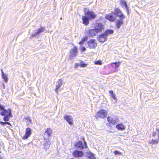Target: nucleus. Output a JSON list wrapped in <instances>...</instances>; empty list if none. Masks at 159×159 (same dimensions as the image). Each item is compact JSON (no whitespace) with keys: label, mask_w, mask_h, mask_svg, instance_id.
<instances>
[{"label":"nucleus","mask_w":159,"mask_h":159,"mask_svg":"<svg viewBox=\"0 0 159 159\" xmlns=\"http://www.w3.org/2000/svg\"><path fill=\"white\" fill-rule=\"evenodd\" d=\"M88 9L85 8L84 9L85 16H83L82 17V24L85 25H88L89 23V20L94 19L96 18L97 15L92 11L88 10L86 11Z\"/></svg>","instance_id":"nucleus-1"},{"label":"nucleus","mask_w":159,"mask_h":159,"mask_svg":"<svg viewBox=\"0 0 159 159\" xmlns=\"http://www.w3.org/2000/svg\"><path fill=\"white\" fill-rule=\"evenodd\" d=\"M95 27L94 29H89L87 32V34L89 37H93L96 36L104 29V26L101 23H96Z\"/></svg>","instance_id":"nucleus-2"},{"label":"nucleus","mask_w":159,"mask_h":159,"mask_svg":"<svg viewBox=\"0 0 159 159\" xmlns=\"http://www.w3.org/2000/svg\"><path fill=\"white\" fill-rule=\"evenodd\" d=\"M112 14H114L119 18L116 22L115 25L117 29L120 28L121 25L123 24V20L125 18V16L122 13L120 10L118 8H115L114 12H112Z\"/></svg>","instance_id":"nucleus-3"},{"label":"nucleus","mask_w":159,"mask_h":159,"mask_svg":"<svg viewBox=\"0 0 159 159\" xmlns=\"http://www.w3.org/2000/svg\"><path fill=\"white\" fill-rule=\"evenodd\" d=\"M107 111L105 110L101 109L96 112L95 117L96 119H104L107 117Z\"/></svg>","instance_id":"nucleus-4"},{"label":"nucleus","mask_w":159,"mask_h":159,"mask_svg":"<svg viewBox=\"0 0 159 159\" xmlns=\"http://www.w3.org/2000/svg\"><path fill=\"white\" fill-rule=\"evenodd\" d=\"M157 134L158 135L157 138L156 139H152L151 140L149 141L148 143L149 144L153 145L158 144L159 141V129L158 128H156V132H153L152 135V136L155 137L156 135Z\"/></svg>","instance_id":"nucleus-5"},{"label":"nucleus","mask_w":159,"mask_h":159,"mask_svg":"<svg viewBox=\"0 0 159 159\" xmlns=\"http://www.w3.org/2000/svg\"><path fill=\"white\" fill-rule=\"evenodd\" d=\"M0 110L2 111L0 112V114L2 116L8 115L11 114V110L9 108L8 110H5L4 107L0 105Z\"/></svg>","instance_id":"nucleus-6"},{"label":"nucleus","mask_w":159,"mask_h":159,"mask_svg":"<svg viewBox=\"0 0 159 159\" xmlns=\"http://www.w3.org/2000/svg\"><path fill=\"white\" fill-rule=\"evenodd\" d=\"M75 147L76 148L80 149H83L84 148H86L87 145L84 139L83 142L79 141L77 142L75 144Z\"/></svg>","instance_id":"nucleus-7"},{"label":"nucleus","mask_w":159,"mask_h":159,"mask_svg":"<svg viewBox=\"0 0 159 159\" xmlns=\"http://www.w3.org/2000/svg\"><path fill=\"white\" fill-rule=\"evenodd\" d=\"M87 44L89 48L94 49L97 46V43L95 39H90L87 42Z\"/></svg>","instance_id":"nucleus-8"},{"label":"nucleus","mask_w":159,"mask_h":159,"mask_svg":"<svg viewBox=\"0 0 159 159\" xmlns=\"http://www.w3.org/2000/svg\"><path fill=\"white\" fill-rule=\"evenodd\" d=\"M32 130L31 129L28 127L26 129L25 135L22 137V139L23 140L27 139L31 134Z\"/></svg>","instance_id":"nucleus-9"},{"label":"nucleus","mask_w":159,"mask_h":159,"mask_svg":"<svg viewBox=\"0 0 159 159\" xmlns=\"http://www.w3.org/2000/svg\"><path fill=\"white\" fill-rule=\"evenodd\" d=\"M84 153L78 150H75L73 153V155L75 157H82L84 156Z\"/></svg>","instance_id":"nucleus-10"},{"label":"nucleus","mask_w":159,"mask_h":159,"mask_svg":"<svg viewBox=\"0 0 159 159\" xmlns=\"http://www.w3.org/2000/svg\"><path fill=\"white\" fill-rule=\"evenodd\" d=\"M113 14H112V12L109 14H107L105 16V18L107 20L111 22H113L115 21L116 18Z\"/></svg>","instance_id":"nucleus-11"},{"label":"nucleus","mask_w":159,"mask_h":159,"mask_svg":"<svg viewBox=\"0 0 159 159\" xmlns=\"http://www.w3.org/2000/svg\"><path fill=\"white\" fill-rule=\"evenodd\" d=\"M107 39V37L103 33L100 34L98 38V40L100 42L103 43Z\"/></svg>","instance_id":"nucleus-12"},{"label":"nucleus","mask_w":159,"mask_h":159,"mask_svg":"<svg viewBox=\"0 0 159 159\" xmlns=\"http://www.w3.org/2000/svg\"><path fill=\"white\" fill-rule=\"evenodd\" d=\"M64 118L69 124L72 125L73 124V118L70 116L66 115L64 116Z\"/></svg>","instance_id":"nucleus-13"},{"label":"nucleus","mask_w":159,"mask_h":159,"mask_svg":"<svg viewBox=\"0 0 159 159\" xmlns=\"http://www.w3.org/2000/svg\"><path fill=\"white\" fill-rule=\"evenodd\" d=\"M107 120L110 125H113L116 124V120L111 116H108L107 117Z\"/></svg>","instance_id":"nucleus-14"},{"label":"nucleus","mask_w":159,"mask_h":159,"mask_svg":"<svg viewBox=\"0 0 159 159\" xmlns=\"http://www.w3.org/2000/svg\"><path fill=\"white\" fill-rule=\"evenodd\" d=\"M78 50L77 47L75 46L72 48L70 51V56L71 57H73L75 56L77 54Z\"/></svg>","instance_id":"nucleus-15"},{"label":"nucleus","mask_w":159,"mask_h":159,"mask_svg":"<svg viewBox=\"0 0 159 159\" xmlns=\"http://www.w3.org/2000/svg\"><path fill=\"white\" fill-rule=\"evenodd\" d=\"M52 133V130L50 128H47L45 130L44 132V134H46L48 137V139H49V137L51 136V135Z\"/></svg>","instance_id":"nucleus-16"},{"label":"nucleus","mask_w":159,"mask_h":159,"mask_svg":"<svg viewBox=\"0 0 159 159\" xmlns=\"http://www.w3.org/2000/svg\"><path fill=\"white\" fill-rule=\"evenodd\" d=\"M116 128L118 130H123L125 129V126L121 123L117 125Z\"/></svg>","instance_id":"nucleus-17"},{"label":"nucleus","mask_w":159,"mask_h":159,"mask_svg":"<svg viewBox=\"0 0 159 159\" xmlns=\"http://www.w3.org/2000/svg\"><path fill=\"white\" fill-rule=\"evenodd\" d=\"M59 83L56 85V87L55 89V91L56 93L58 92V89L60 88L62 85V83L61 79L58 80Z\"/></svg>","instance_id":"nucleus-18"},{"label":"nucleus","mask_w":159,"mask_h":159,"mask_svg":"<svg viewBox=\"0 0 159 159\" xmlns=\"http://www.w3.org/2000/svg\"><path fill=\"white\" fill-rule=\"evenodd\" d=\"M24 119L25 120L27 126H29L30 125L32 124V121L29 117H25Z\"/></svg>","instance_id":"nucleus-19"},{"label":"nucleus","mask_w":159,"mask_h":159,"mask_svg":"<svg viewBox=\"0 0 159 159\" xmlns=\"http://www.w3.org/2000/svg\"><path fill=\"white\" fill-rule=\"evenodd\" d=\"M120 4L121 6H125L127 11L128 12V8L126 2L124 0H121L120 1Z\"/></svg>","instance_id":"nucleus-20"},{"label":"nucleus","mask_w":159,"mask_h":159,"mask_svg":"<svg viewBox=\"0 0 159 159\" xmlns=\"http://www.w3.org/2000/svg\"><path fill=\"white\" fill-rule=\"evenodd\" d=\"M1 70L2 71V79H3L5 82H7L8 79L7 75L4 74L2 69H1Z\"/></svg>","instance_id":"nucleus-21"},{"label":"nucleus","mask_w":159,"mask_h":159,"mask_svg":"<svg viewBox=\"0 0 159 159\" xmlns=\"http://www.w3.org/2000/svg\"><path fill=\"white\" fill-rule=\"evenodd\" d=\"M3 118V120L6 122L8 121L10 119V117H12L13 116L12 114L4 116Z\"/></svg>","instance_id":"nucleus-22"},{"label":"nucleus","mask_w":159,"mask_h":159,"mask_svg":"<svg viewBox=\"0 0 159 159\" xmlns=\"http://www.w3.org/2000/svg\"><path fill=\"white\" fill-rule=\"evenodd\" d=\"M114 31L112 30L108 29L107 30L104 34L107 37V36L110 34H112L113 33Z\"/></svg>","instance_id":"nucleus-23"},{"label":"nucleus","mask_w":159,"mask_h":159,"mask_svg":"<svg viewBox=\"0 0 159 159\" xmlns=\"http://www.w3.org/2000/svg\"><path fill=\"white\" fill-rule=\"evenodd\" d=\"M88 39V37L87 36H86L84 37H83L81 39V40L79 43V44H82L84 43Z\"/></svg>","instance_id":"nucleus-24"},{"label":"nucleus","mask_w":159,"mask_h":159,"mask_svg":"<svg viewBox=\"0 0 159 159\" xmlns=\"http://www.w3.org/2000/svg\"><path fill=\"white\" fill-rule=\"evenodd\" d=\"M45 30V28L44 27H40L39 29H38L37 31L36 32V33L37 34H39V33H42L43 31Z\"/></svg>","instance_id":"nucleus-25"},{"label":"nucleus","mask_w":159,"mask_h":159,"mask_svg":"<svg viewBox=\"0 0 159 159\" xmlns=\"http://www.w3.org/2000/svg\"><path fill=\"white\" fill-rule=\"evenodd\" d=\"M88 156L90 159H95L94 155L91 152H89L88 154Z\"/></svg>","instance_id":"nucleus-26"},{"label":"nucleus","mask_w":159,"mask_h":159,"mask_svg":"<svg viewBox=\"0 0 159 159\" xmlns=\"http://www.w3.org/2000/svg\"><path fill=\"white\" fill-rule=\"evenodd\" d=\"M114 64L115 65V67L116 68L119 67L120 65V62H113L112 63V64Z\"/></svg>","instance_id":"nucleus-27"},{"label":"nucleus","mask_w":159,"mask_h":159,"mask_svg":"<svg viewBox=\"0 0 159 159\" xmlns=\"http://www.w3.org/2000/svg\"><path fill=\"white\" fill-rule=\"evenodd\" d=\"M0 124L2 126H4L6 124H7L11 126V124L9 122H3L1 121H0Z\"/></svg>","instance_id":"nucleus-28"},{"label":"nucleus","mask_w":159,"mask_h":159,"mask_svg":"<svg viewBox=\"0 0 159 159\" xmlns=\"http://www.w3.org/2000/svg\"><path fill=\"white\" fill-rule=\"evenodd\" d=\"M94 63L96 65H101L102 64V61L100 60L96 61H94Z\"/></svg>","instance_id":"nucleus-29"},{"label":"nucleus","mask_w":159,"mask_h":159,"mask_svg":"<svg viewBox=\"0 0 159 159\" xmlns=\"http://www.w3.org/2000/svg\"><path fill=\"white\" fill-rule=\"evenodd\" d=\"M87 65L88 64H85V63L82 62L80 63L79 66L81 67H85L87 66Z\"/></svg>","instance_id":"nucleus-30"},{"label":"nucleus","mask_w":159,"mask_h":159,"mask_svg":"<svg viewBox=\"0 0 159 159\" xmlns=\"http://www.w3.org/2000/svg\"><path fill=\"white\" fill-rule=\"evenodd\" d=\"M113 153L115 155H122V153L117 150H115L113 152Z\"/></svg>","instance_id":"nucleus-31"},{"label":"nucleus","mask_w":159,"mask_h":159,"mask_svg":"<svg viewBox=\"0 0 159 159\" xmlns=\"http://www.w3.org/2000/svg\"><path fill=\"white\" fill-rule=\"evenodd\" d=\"M80 49L82 51H84L86 50V48L85 47H83L81 48Z\"/></svg>","instance_id":"nucleus-32"},{"label":"nucleus","mask_w":159,"mask_h":159,"mask_svg":"<svg viewBox=\"0 0 159 159\" xmlns=\"http://www.w3.org/2000/svg\"><path fill=\"white\" fill-rule=\"evenodd\" d=\"M37 35V34L36 33V32H35L34 34H32L31 35V36L32 37H34V36H35Z\"/></svg>","instance_id":"nucleus-33"},{"label":"nucleus","mask_w":159,"mask_h":159,"mask_svg":"<svg viewBox=\"0 0 159 159\" xmlns=\"http://www.w3.org/2000/svg\"><path fill=\"white\" fill-rule=\"evenodd\" d=\"M111 97H112V98L114 99H115L116 98V96H115V94H112L111 95Z\"/></svg>","instance_id":"nucleus-34"},{"label":"nucleus","mask_w":159,"mask_h":159,"mask_svg":"<svg viewBox=\"0 0 159 159\" xmlns=\"http://www.w3.org/2000/svg\"><path fill=\"white\" fill-rule=\"evenodd\" d=\"M109 93L111 94V95L113 93V91L112 90H110L109 92Z\"/></svg>","instance_id":"nucleus-35"},{"label":"nucleus","mask_w":159,"mask_h":159,"mask_svg":"<svg viewBox=\"0 0 159 159\" xmlns=\"http://www.w3.org/2000/svg\"><path fill=\"white\" fill-rule=\"evenodd\" d=\"M47 143H45L44 144V146L45 147L46 146V145H47Z\"/></svg>","instance_id":"nucleus-36"},{"label":"nucleus","mask_w":159,"mask_h":159,"mask_svg":"<svg viewBox=\"0 0 159 159\" xmlns=\"http://www.w3.org/2000/svg\"><path fill=\"white\" fill-rule=\"evenodd\" d=\"M79 65L78 64H76L75 65V66L77 67Z\"/></svg>","instance_id":"nucleus-37"},{"label":"nucleus","mask_w":159,"mask_h":159,"mask_svg":"<svg viewBox=\"0 0 159 159\" xmlns=\"http://www.w3.org/2000/svg\"><path fill=\"white\" fill-rule=\"evenodd\" d=\"M44 140H46V139H45V138H44Z\"/></svg>","instance_id":"nucleus-38"},{"label":"nucleus","mask_w":159,"mask_h":159,"mask_svg":"<svg viewBox=\"0 0 159 159\" xmlns=\"http://www.w3.org/2000/svg\"><path fill=\"white\" fill-rule=\"evenodd\" d=\"M49 146H48V148H49Z\"/></svg>","instance_id":"nucleus-39"}]
</instances>
